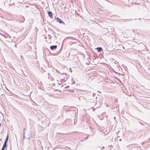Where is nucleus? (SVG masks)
Here are the masks:
<instances>
[{
    "label": "nucleus",
    "instance_id": "obj_2",
    "mask_svg": "<svg viewBox=\"0 0 150 150\" xmlns=\"http://www.w3.org/2000/svg\"><path fill=\"white\" fill-rule=\"evenodd\" d=\"M57 47V45H53L50 46V48L51 50H53L56 49Z\"/></svg>",
    "mask_w": 150,
    "mask_h": 150
},
{
    "label": "nucleus",
    "instance_id": "obj_7",
    "mask_svg": "<svg viewBox=\"0 0 150 150\" xmlns=\"http://www.w3.org/2000/svg\"><path fill=\"white\" fill-rule=\"evenodd\" d=\"M5 147L3 146L1 150H4Z\"/></svg>",
    "mask_w": 150,
    "mask_h": 150
},
{
    "label": "nucleus",
    "instance_id": "obj_4",
    "mask_svg": "<svg viewBox=\"0 0 150 150\" xmlns=\"http://www.w3.org/2000/svg\"><path fill=\"white\" fill-rule=\"evenodd\" d=\"M48 14L50 17H51L52 16V13L51 11L48 12Z\"/></svg>",
    "mask_w": 150,
    "mask_h": 150
},
{
    "label": "nucleus",
    "instance_id": "obj_3",
    "mask_svg": "<svg viewBox=\"0 0 150 150\" xmlns=\"http://www.w3.org/2000/svg\"><path fill=\"white\" fill-rule=\"evenodd\" d=\"M96 49L97 50V51L98 52H100L102 50V49L101 47H97V48Z\"/></svg>",
    "mask_w": 150,
    "mask_h": 150
},
{
    "label": "nucleus",
    "instance_id": "obj_6",
    "mask_svg": "<svg viewBox=\"0 0 150 150\" xmlns=\"http://www.w3.org/2000/svg\"><path fill=\"white\" fill-rule=\"evenodd\" d=\"M8 138V135H7V137H6V141H6V142L7 141Z\"/></svg>",
    "mask_w": 150,
    "mask_h": 150
},
{
    "label": "nucleus",
    "instance_id": "obj_1",
    "mask_svg": "<svg viewBox=\"0 0 150 150\" xmlns=\"http://www.w3.org/2000/svg\"><path fill=\"white\" fill-rule=\"evenodd\" d=\"M57 21L59 22L60 23H63L64 24V23L60 18H56Z\"/></svg>",
    "mask_w": 150,
    "mask_h": 150
},
{
    "label": "nucleus",
    "instance_id": "obj_5",
    "mask_svg": "<svg viewBox=\"0 0 150 150\" xmlns=\"http://www.w3.org/2000/svg\"><path fill=\"white\" fill-rule=\"evenodd\" d=\"M6 141H5V142L4 143V144L3 145V146H4V147H5L6 146Z\"/></svg>",
    "mask_w": 150,
    "mask_h": 150
}]
</instances>
